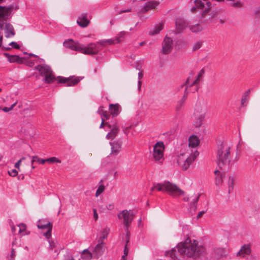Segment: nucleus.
Masks as SVG:
<instances>
[{"label":"nucleus","instance_id":"nucleus-1","mask_svg":"<svg viewBox=\"0 0 260 260\" xmlns=\"http://www.w3.org/2000/svg\"><path fill=\"white\" fill-rule=\"evenodd\" d=\"M206 252V248L199 244L198 241L187 237L184 241L170 251L166 252L165 255L174 260H182L183 257L196 259Z\"/></svg>","mask_w":260,"mask_h":260},{"label":"nucleus","instance_id":"nucleus-2","mask_svg":"<svg viewBox=\"0 0 260 260\" xmlns=\"http://www.w3.org/2000/svg\"><path fill=\"white\" fill-rule=\"evenodd\" d=\"M231 145L223 142L218 145L217 151V164L224 173L228 172L231 167L230 155Z\"/></svg>","mask_w":260,"mask_h":260},{"label":"nucleus","instance_id":"nucleus-3","mask_svg":"<svg viewBox=\"0 0 260 260\" xmlns=\"http://www.w3.org/2000/svg\"><path fill=\"white\" fill-rule=\"evenodd\" d=\"M44 80L46 83L50 84L56 80L58 83L67 84V86H73L77 85L82 79L80 77L70 76L66 78L62 76H58L56 78L53 74V72L45 75Z\"/></svg>","mask_w":260,"mask_h":260},{"label":"nucleus","instance_id":"nucleus-4","mask_svg":"<svg viewBox=\"0 0 260 260\" xmlns=\"http://www.w3.org/2000/svg\"><path fill=\"white\" fill-rule=\"evenodd\" d=\"M157 189L158 191L168 192L173 197H176L184 194V191L177 185L171 183L169 181H165L163 183H154L151 188V191Z\"/></svg>","mask_w":260,"mask_h":260},{"label":"nucleus","instance_id":"nucleus-5","mask_svg":"<svg viewBox=\"0 0 260 260\" xmlns=\"http://www.w3.org/2000/svg\"><path fill=\"white\" fill-rule=\"evenodd\" d=\"M199 154V153L197 150L190 154L187 157H185L183 154H180V155L178 156L177 160V164L182 170H186L194 161Z\"/></svg>","mask_w":260,"mask_h":260},{"label":"nucleus","instance_id":"nucleus-6","mask_svg":"<svg viewBox=\"0 0 260 260\" xmlns=\"http://www.w3.org/2000/svg\"><path fill=\"white\" fill-rule=\"evenodd\" d=\"M81 49L80 51L85 54L88 55H95L102 49V46L100 45V41L96 43H90L87 46L84 45H81Z\"/></svg>","mask_w":260,"mask_h":260},{"label":"nucleus","instance_id":"nucleus-7","mask_svg":"<svg viewBox=\"0 0 260 260\" xmlns=\"http://www.w3.org/2000/svg\"><path fill=\"white\" fill-rule=\"evenodd\" d=\"M194 3L195 5L191 8V12H194L197 10H199L202 17H204L211 6V3L210 2H207L206 5H205L201 0H195Z\"/></svg>","mask_w":260,"mask_h":260},{"label":"nucleus","instance_id":"nucleus-8","mask_svg":"<svg viewBox=\"0 0 260 260\" xmlns=\"http://www.w3.org/2000/svg\"><path fill=\"white\" fill-rule=\"evenodd\" d=\"M135 214L132 210L128 211L126 210H123L121 212L118 214L119 219H123V223L126 227L125 231L128 233V225L130 224L134 219Z\"/></svg>","mask_w":260,"mask_h":260},{"label":"nucleus","instance_id":"nucleus-9","mask_svg":"<svg viewBox=\"0 0 260 260\" xmlns=\"http://www.w3.org/2000/svg\"><path fill=\"white\" fill-rule=\"evenodd\" d=\"M18 9L19 7L17 5L9 6L7 7L0 6V18L6 21L12 17L11 11Z\"/></svg>","mask_w":260,"mask_h":260},{"label":"nucleus","instance_id":"nucleus-10","mask_svg":"<svg viewBox=\"0 0 260 260\" xmlns=\"http://www.w3.org/2000/svg\"><path fill=\"white\" fill-rule=\"evenodd\" d=\"M164 148V143L161 141L154 145L152 155L155 161H158L163 157Z\"/></svg>","mask_w":260,"mask_h":260},{"label":"nucleus","instance_id":"nucleus-11","mask_svg":"<svg viewBox=\"0 0 260 260\" xmlns=\"http://www.w3.org/2000/svg\"><path fill=\"white\" fill-rule=\"evenodd\" d=\"M226 255L224 248L215 247L213 248L211 255L207 258V260H219Z\"/></svg>","mask_w":260,"mask_h":260},{"label":"nucleus","instance_id":"nucleus-12","mask_svg":"<svg viewBox=\"0 0 260 260\" xmlns=\"http://www.w3.org/2000/svg\"><path fill=\"white\" fill-rule=\"evenodd\" d=\"M37 226L40 229H47V231L44 234V235L48 239L51 238L52 226L49 221L46 219L39 220Z\"/></svg>","mask_w":260,"mask_h":260},{"label":"nucleus","instance_id":"nucleus-13","mask_svg":"<svg viewBox=\"0 0 260 260\" xmlns=\"http://www.w3.org/2000/svg\"><path fill=\"white\" fill-rule=\"evenodd\" d=\"M173 49V40L168 37H166L162 43L161 52L164 54H168Z\"/></svg>","mask_w":260,"mask_h":260},{"label":"nucleus","instance_id":"nucleus-14","mask_svg":"<svg viewBox=\"0 0 260 260\" xmlns=\"http://www.w3.org/2000/svg\"><path fill=\"white\" fill-rule=\"evenodd\" d=\"M159 2L156 0H149L145 3L143 7L141 8V11L143 13H145L150 9L155 8L158 5Z\"/></svg>","mask_w":260,"mask_h":260},{"label":"nucleus","instance_id":"nucleus-15","mask_svg":"<svg viewBox=\"0 0 260 260\" xmlns=\"http://www.w3.org/2000/svg\"><path fill=\"white\" fill-rule=\"evenodd\" d=\"M3 55L7 58L8 60L11 63L17 62L18 64H22L25 60V57H20L17 55H10L8 53H4Z\"/></svg>","mask_w":260,"mask_h":260},{"label":"nucleus","instance_id":"nucleus-16","mask_svg":"<svg viewBox=\"0 0 260 260\" xmlns=\"http://www.w3.org/2000/svg\"><path fill=\"white\" fill-rule=\"evenodd\" d=\"M110 145L111 146V154L115 156L118 155L121 150L122 143L119 141H114L110 142Z\"/></svg>","mask_w":260,"mask_h":260},{"label":"nucleus","instance_id":"nucleus-17","mask_svg":"<svg viewBox=\"0 0 260 260\" xmlns=\"http://www.w3.org/2000/svg\"><path fill=\"white\" fill-rule=\"evenodd\" d=\"M35 70L39 71L42 76H45L48 73L52 72L50 67L46 64L37 65L35 66Z\"/></svg>","mask_w":260,"mask_h":260},{"label":"nucleus","instance_id":"nucleus-18","mask_svg":"<svg viewBox=\"0 0 260 260\" xmlns=\"http://www.w3.org/2000/svg\"><path fill=\"white\" fill-rule=\"evenodd\" d=\"M110 115H112L113 117L117 116L121 112V108L118 104H110L109 108Z\"/></svg>","mask_w":260,"mask_h":260},{"label":"nucleus","instance_id":"nucleus-19","mask_svg":"<svg viewBox=\"0 0 260 260\" xmlns=\"http://www.w3.org/2000/svg\"><path fill=\"white\" fill-rule=\"evenodd\" d=\"M191 85V83H190L189 79L187 78L186 82L181 85H180L179 88H182L184 86H185V87L187 86V91H189V92H191L192 93H194L196 91H198L199 88V83L196 84L192 86Z\"/></svg>","mask_w":260,"mask_h":260},{"label":"nucleus","instance_id":"nucleus-20","mask_svg":"<svg viewBox=\"0 0 260 260\" xmlns=\"http://www.w3.org/2000/svg\"><path fill=\"white\" fill-rule=\"evenodd\" d=\"M177 32H180L187 26V23L182 18H177L175 21Z\"/></svg>","mask_w":260,"mask_h":260},{"label":"nucleus","instance_id":"nucleus-21","mask_svg":"<svg viewBox=\"0 0 260 260\" xmlns=\"http://www.w3.org/2000/svg\"><path fill=\"white\" fill-rule=\"evenodd\" d=\"M4 30L5 37L7 38L13 37L15 35L14 28L10 23H6Z\"/></svg>","mask_w":260,"mask_h":260},{"label":"nucleus","instance_id":"nucleus-22","mask_svg":"<svg viewBox=\"0 0 260 260\" xmlns=\"http://www.w3.org/2000/svg\"><path fill=\"white\" fill-rule=\"evenodd\" d=\"M251 245L250 244H244L241 247L237 255L242 257H244L246 255H249L251 253Z\"/></svg>","mask_w":260,"mask_h":260},{"label":"nucleus","instance_id":"nucleus-23","mask_svg":"<svg viewBox=\"0 0 260 260\" xmlns=\"http://www.w3.org/2000/svg\"><path fill=\"white\" fill-rule=\"evenodd\" d=\"M189 93V91H187V86L185 87L184 90V93L181 99L179 100L177 104L176 110L177 111L179 112L182 107V106L184 105L185 102L186 100L187 99L188 94Z\"/></svg>","mask_w":260,"mask_h":260},{"label":"nucleus","instance_id":"nucleus-24","mask_svg":"<svg viewBox=\"0 0 260 260\" xmlns=\"http://www.w3.org/2000/svg\"><path fill=\"white\" fill-rule=\"evenodd\" d=\"M63 46L66 48H69L73 50L80 51L82 48L81 45H76L73 40H66L63 42Z\"/></svg>","mask_w":260,"mask_h":260},{"label":"nucleus","instance_id":"nucleus-25","mask_svg":"<svg viewBox=\"0 0 260 260\" xmlns=\"http://www.w3.org/2000/svg\"><path fill=\"white\" fill-rule=\"evenodd\" d=\"M87 14H82L79 17L77 22L79 26L85 27L89 24V20L87 19Z\"/></svg>","mask_w":260,"mask_h":260},{"label":"nucleus","instance_id":"nucleus-26","mask_svg":"<svg viewBox=\"0 0 260 260\" xmlns=\"http://www.w3.org/2000/svg\"><path fill=\"white\" fill-rule=\"evenodd\" d=\"M206 113V108L205 106L199 103L196 105L194 115H205Z\"/></svg>","mask_w":260,"mask_h":260},{"label":"nucleus","instance_id":"nucleus-27","mask_svg":"<svg viewBox=\"0 0 260 260\" xmlns=\"http://www.w3.org/2000/svg\"><path fill=\"white\" fill-rule=\"evenodd\" d=\"M200 142L199 138L196 135H192L188 138V145L189 147H196L199 145Z\"/></svg>","mask_w":260,"mask_h":260},{"label":"nucleus","instance_id":"nucleus-28","mask_svg":"<svg viewBox=\"0 0 260 260\" xmlns=\"http://www.w3.org/2000/svg\"><path fill=\"white\" fill-rule=\"evenodd\" d=\"M205 115H194L195 120L194 125L195 127H199L202 124V122L205 118Z\"/></svg>","mask_w":260,"mask_h":260},{"label":"nucleus","instance_id":"nucleus-29","mask_svg":"<svg viewBox=\"0 0 260 260\" xmlns=\"http://www.w3.org/2000/svg\"><path fill=\"white\" fill-rule=\"evenodd\" d=\"M105 125L108 126L109 129H120V125L116 119L110 122H105Z\"/></svg>","mask_w":260,"mask_h":260},{"label":"nucleus","instance_id":"nucleus-30","mask_svg":"<svg viewBox=\"0 0 260 260\" xmlns=\"http://www.w3.org/2000/svg\"><path fill=\"white\" fill-rule=\"evenodd\" d=\"M105 250L104 245L97 244L94 248V252L97 256H101Z\"/></svg>","mask_w":260,"mask_h":260},{"label":"nucleus","instance_id":"nucleus-31","mask_svg":"<svg viewBox=\"0 0 260 260\" xmlns=\"http://www.w3.org/2000/svg\"><path fill=\"white\" fill-rule=\"evenodd\" d=\"M223 172L224 173V175L221 174L220 175V176H219V174L220 173V171L218 170H215L214 171L215 174L217 175L216 178H215V183H216V185H219L223 181V179L225 175V173H226V172L224 173L223 171Z\"/></svg>","mask_w":260,"mask_h":260},{"label":"nucleus","instance_id":"nucleus-32","mask_svg":"<svg viewBox=\"0 0 260 260\" xmlns=\"http://www.w3.org/2000/svg\"><path fill=\"white\" fill-rule=\"evenodd\" d=\"M162 29V24L159 23L154 26V28L149 31V35H154L158 34Z\"/></svg>","mask_w":260,"mask_h":260},{"label":"nucleus","instance_id":"nucleus-33","mask_svg":"<svg viewBox=\"0 0 260 260\" xmlns=\"http://www.w3.org/2000/svg\"><path fill=\"white\" fill-rule=\"evenodd\" d=\"M98 112L101 115L102 118L103 117L106 120H108L109 119L110 115L109 114V113H108L106 111L104 110L103 106H100L99 108Z\"/></svg>","mask_w":260,"mask_h":260},{"label":"nucleus","instance_id":"nucleus-34","mask_svg":"<svg viewBox=\"0 0 260 260\" xmlns=\"http://www.w3.org/2000/svg\"><path fill=\"white\" fill-rule=\"evenodd\" d=\"M29 157L30 158H31V165H32V169H34L35 168V167H34L33 166V164L35 162H37L40 164H44L46 162L45 159H43L40 158H39V157L38 156H33L31 157L29 155Z\"/></svg>","mask_w":260,"mask_h":260},{"label":"nucleus","instance_id":"nucleus-35","mask_svg":"<svg viewBox=\"0 0 260 260\" xmlns=\"http://www.w3.org/2000/svg\"><path fill=\"white\" fill-rule=\"evenodd\" d=\"M120 42V41L118 38H115L114 39H108L105 41H100V45L101 46H104L106 43H108L109 44H113L116 43H119Z\"/></svg>","mask_w":260,"mask_h":260},{"label":"nucleus","instance_id":"nucleus-36","mask_svg":"<svg viewBox=\"0 0 260 260\" xmlns=\"http://www.w3.org/2000/svg\"><path fill=\"white\" fill-rule=\"evenodd\" d=\"M129 235H128V233H127L126 235V243H125V245L124 249L123 250V255L122 256V258H123V259H124V257L128 255V249L127 248V244L129 243Z\"/></svg>","mask_w":260,"mask_h":260},{"label":"nucleus","instance_id":"nucleus-37","mask_svg":"<svg viewBox=\"0 0 260 260\" xmlns=\"http://www.w3.org/2000/svg\"><path fill=\"white\" fill-rule=\"evenodd\" d=\"M203 29L201 24L197 23L190 26V30L193 32H198Z\"/></svg>","mask_w":260,"mask_h":260},{"label":"nucleus","instance_id":"nucleus-38","mask_svg":"<svg viewBox=\"0 0 260 260\" xmlns=\"http://www.w3.org/2000/svg\"><path fill=\"white\" fill-rule=\"evenodd\" d=\"M204 73H205L204 70L203 69L201 70L198 74V76H197V78H196V79L195 80H194L192 82H191V86H192L196 84L199 83L200 79L203 77Z\"/></svg>","mask_w":260,"mask_h":260},{"label":"nucleus","instance_id":"nucleus-39","mask_svg":"<svg viewBox=\"0 0 260 260\" xmlns=\"http://www.w3.org/2000/svg\"><path fill=\"white\" fill-rule=\"evenodd\" d=\"M234 179L232 176H229V192L230 193L233 190L234 188Z\"/></svg>","mask_w":260,"mask_h":260},{"label":"nucleus","instance_id":"nucleus-40","mask_svg":"<svg viewBox=\"0 0 260 260\" xmlns=\"http://www.w3.org/2000/svg\"><path fill=\"white\" fill-rule=\"evenodd\" d=\"M199 196H196L192 200L190 203V208L196 209L198 202L199 201Z\"/></svg>","mask_w":260,"mask_h":260},{"label":"nucleus","instance_id":"nucleus-41","mask_svg":"<svg viewBox=\"0 0 260 260\" xmlns=\"http://www.w3.org/2000/svg\"><path fill=\"white\" fill-rule=\"evenodd\" d=\"M243 3L240 0H238L236 2L231 4V7L237 8H241L243 7Z\"/></svg>","mask_w":260,"mask_h":260},{"label":"nucleus","instance_id":"nucleus-42","mask_svg":"<svg viewBox=\"0 0 260 260\" xmlns=\"http://www.w3.org/2000/svg\"><path fill=\"white\" fill-rule=\"evenodd\" d=\"M45 160L46 162H48L49 163L61 162V161L56 157H52L49 158H47L45 159Z\"/></svg>","mask_w":260,"mask_h":260},{"label":"nucleus","instance_id":"nucleus-43","mask_svg":"<svg viewBox=\"0 0 260 260\" xmlns=\"http://www.w3.org/2000/svg\"><path fill=\"white\" fill-rule=\"evenodd\" d=\"M105 190V186L103 184H101L100 185H99V186L98 187L96 191V193H95V196L96 197H98L100 194H101Z\"/></svg>","mask_w":260,"mask_h":260},{"label":"nucleus","instance_id":"nucleus-44","mask_svg":"<svg viewBox=\"0 0 260 260\" xmlns=\"http://www.w3.org/2000/svg\"><path fill=\"white\" fill-rule=\"evenodd\" d=\"M203 42L202 41H198L195 42L193 45L192 49L195 51L199 49L202 46Z\"/></svg>","mask_w":260,"mask_h":260},{"label":"nucleus","instance_id":"nucleus-45","mask_svg":"<svg viewBox=\"0 0 260 260\" xmlns=\"http://www.w3.org/2000/svg\"><path fill=\"white\" fill-rule=\"evenodd\" d=\"M109 233V229L108 228H104L102 232V235L101 237L103 239H106Z\"/></svg>","mask_w":260,"mask_h":260},{"label":"nucleus","instance_id":"nucleus-46","mask_svg":"<svg viewBox=\"0 0 260 260\" xmlns=\"http://www.w3.org/2000/svg\"><path fill=\"white\" fill-rule=\"evenodd\" d=\"M83 255H85V256L87 259H90L92 257L91 253L88 251V249H84L82 252Z\"/></svg>","mask_w":260,"mask_h":260},{"label":"nucleus","instance_id":"nucleus-47","mask_svg":"<svg viewBox=\"0 0 260 260\" xmlns=\"http://www.w3.org/2000/svg\"><path fill=\"white\" fill-rule=\"evenodd\" d=\"M8 174L10 176L12 177H15L18 174V171L15 169L8 171Z\"/></svg>","mask_w":260,"mask_h":260},{"label":"nucleus","instance_id":"nucleus-48","mask_svg":"<svg viewBox=\"0 0 260 260\" xmlns=\"http://www.w3.org/2000/svg\"><path fill=\"white\" fill-rule=\"evenodd\" d=\"M9 46H11L12 48L19 49H20V46L17 44L16 42H12L9 44Z\"/></svg>","mask_w":260,"mask_h":260},{"label":"nucleus","instance_id":"nucleus-49","mask_svg":"<svg viewBox=\"0 0 260 260\" xmlns=\"http://www.w3.org/2000/svg\"><path fill=\"white\" fill-rule=\"evenodd\" d=\"M110 129V131L109 132L112 136H113V137L114 138L117 135V134L118 133V132H119V130L120 129Z\"/></svg>","mask_w":260,"mask_h":260},{"label":"nucleus","instance_id":"nucleus-50","mask_svg":"<svg viewBox=\"0 0 260 260\" xmlns=\"http://www.w3.org/2000/svg\"><path fill=\"white\" fill-rule=\"evenodd\" d=\"M132 11V9L131 8H129V9H122L121 10L118 11L117 10H115V12L117 13V14H120L122 13H124V12H130Z\"/></svg>","mask_w":260,"mask_h":260},{"label":"nucleus","instance_id":"nucleus-51","mask_svg":"<svg viewBox=\"0 0 260 260\" xmlns=\"http://www.w3.org/2000/svg\"><path fill=\"white\" fill-rule=\"evenodd\" d=\"M19 228V233H22L25 231L26 229V225L24 223H21L18 225Z\"/></svg>","mask_w":260,"mask_h":260},{"label":"nucleus","instance_id":"nucleus-52","mask_svg":"<svg viewBox=\"0 0 260 260\" xmlns=\"http://www.w3.org/2000/svg\"><path fill=\"white\" fill-rule=\"evenodd\" d=\"M25 159L24 157H22L20 160H19L16 164H15V167L17 168L18 170H20V166L21 162Z\"/></svg>","mask_w":260,"mask_h":260},{"label":"nucleus","instance_id":"nucleus-53","mask_svg":"<svg viewBox=\"0 0 260 260\" xmlns=\"http://www.w3.org/2000/svg\"><path fill=\"white\" fill-rule=\"evenodd\" d=\"M135 68L136 69V70H139V71H142V63H140L138 62L137 63V64L135 66Z\"/></svg>","mask_w":260,"mask_h":260},{"label":"nucleus","instance_id":"nucleus-54","mask_svg":"<svg viewBox=\"0 0 260 260\" xmlns=\"http://www.w3.org/2000/svg\"><path fill=\"white\" fill-rule=\"evenodd\" d=\"M206 211H207L206 210H203V211L199 212V213L198 214L197 216V218L199 219V218H201L202 216V215L205 213H206Z\"/></svg>","mask_w":260,"mask_h":260},{"label":"nucleus","instance_id":"nucleus-55","mask_svg":"<svg viewBox=\"0 0 260 260\" xmlns=\"http://www.w3.org/2000/svg\"><path fill=\"white\" fill-rule=\"evenodd\" d=\"M104 239H103V237L100 236L98 239V243L97 244L104 245Z\"/></svg>","mask_w":260,"mask_h":260},{"label":"nucleus","instance_id":"nucleus-56","mask_svg":"<svg viewBox=\"0 0 260 260\" xmlns=\"http://www.w3.org/2000/svg\"><path fill=\"white\" fill-rule=\"evenodd\" d=\"M114 206L113 204H110L107 205L106 208L108 210H112L114 209Z\"/></svg>","mask_w":260,"mask_h":260},{"label":"nucleus","instance_id":"nucleus-57","mask_svg":"<svg viewBox=\"0 0 260 260\" xmlns=\"http://www.w3.org/2000/svg\"><path fill=\"white\" fill-rule=\"evenodd\" d=\"M138 80L141 81V79L142 78L143 76V71H140L138 73Z\"/></svg>","mask_w":260,"mask_h":260},{"label":"nucleus","instance_id":"nucleus-58","mask_svg":"<svg viewBox=\"0 0 260 260\" xmlns=\"http://www.w3.org/2000/svg\"><path fill=\"white\" fill-rule=\"evenodd\" d=\"M2 18H0V29H2L4 24H6Z\"/></svg>","mask_w":260,"mask_h":260},{"label":"nucleus","instance_id":"nucleus-59","mask_svg":"<svg viewBox=\"0 0 260 260\" xmlns=\"http://www.w3.org/2000/svg\"><path fill=\"white\" fill-rule=\"evenodd\" d=\"M106 138L107 139H114V138L113 137V136H112L110 132H109L107 134V135L106 136Z\"/></svg>","mask_w":260,"mask_h":260},{"label":"nucleus","instance_id":"nucleus-60","mask_svg":"<svg viewBox=\"0 0 260 260\" xmlns=\"http://www.w3.org/2000/svg\"><path fill=\"white\" fill-rule=\"evenodd\" d=\"M2 110L4 111V112H9L10 111H11V109L10 108V107H4L3 109H2Z\"/></svg>","mask_w":260,"mask_h":260},{"label":"nucleus","instance_id":"nucleus-61","mask_svg":"<svg viewBox=\"0 0 260 260\" xmlns=\"http://www.w3.org/2000/svg\"><path fill=\"white\" fill-rule=\"evenodd\" d=\"M104 119H105L104 118H102V123L100 126V128H102L103 127L104 125H105V122H104Z\"/></svg>","mask_w":260,"mask_h":260},{"label":"nucleus","instance_id":"nucleus-62","mask_svg":"<svg viewBox=\"0 0 260 260\" xmlns=\"http://www.w3.org/2000/svg\"><path fill=\"white\" fill-rule=\"evenodd\" d=\"M247 100V97L243 95L241 100V104L243 105Z\"/></svg>","mask_w":260,"mask_h":260},{"label":"nucleus","instance_id":"nucleus-63","mask_svg":"<svg viewBox=\"0 0 260 260\" xmlns=\"http://www.w3.org/2000/svg\"><path fill=\"white\" fill-rule=\"evenodd\" d=\"M1 47H2V49L3 50H7V51H9V50H10L11 49V47H4V46H1Z\"/></svg>","mask_w":260,"mask_h":260},{"label":"nucleus","instance_id":"nucleus-64","mask_svg":"<svg viewBox=\"0 0 260 260\" xmlns=\"http://www.w3.org/2000/svg\"><path fill=\"white\" fill-rule=\"evenodd\" d=\"M15 256V251L14 248H12L11 256L13 258Z\"/></svg>","mask_w":260,"mask_h":260}]
</instances>
